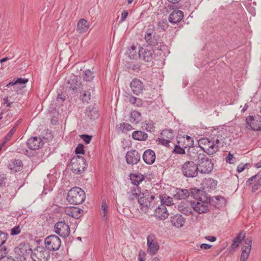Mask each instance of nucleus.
<instances>
[{
  "label": "nucleus",
  "instance_id": "f257e3e1",
  "mask_svg": "<svg viewBox=\"0 0 261 261\" xmlns=\"http://www.w3.org/2000/svg\"><path fill=\"white\" fill-rule=\"evenodd\" d=\"M191 197L196 200L191 202V206L198 214L207 213L208 211V203L210 198L203 191L193 188L191 190Z\"/></svg>",
  "mask_w": 261,
  "mask_h": 261
},
{
  "label": "nucleus",
  "instance_id": "f03ea898",
  "mask_svg": "<svg viewBox=\"0 0 261 261\" xmlns=\"http://www.w3.org/2000/svg\"><path fill=\"white\" fill-rule=\"evenodd\" d=\"M144 38L146 46L150 47H154L159 50H165L167 46L165 45L162 37L157 34L153 25H149L148 28L145 32Z\"/></svg>",
  "mask_w": 261,
  "mask_h": 261
},
{
  "label": "nucleus",
  "instance_id": "7ed1b4c3",
  "mask_svg": "<svg viewBox=\"0 0 261 261\" xmlns=\"http://www.w3.org/2000/svg\"><path fill=\"white\" fill-rule=\"evenodd\" d=\"M199 146L207 154H213L216 153L221 145L220 140L218 137L210 139L207 138L200 139L198 141Z\"/></svg>",
  "mask_w": 261,
  "mask_h": 261
},
{
  "label": "nucleus",
  "instance_id": "20e7f679",
  "mask_svg": "<svg viewBox=\"0 0 261 261\" xmlns=\"http://www.w3.org/2000/svg\"><path fill=\"white\" fill-rule=\"evenodd\" d=\"M85 197L84 191L80 187H75L68 191L67 200L70 204L77 205L82 203Z\"/></svg>",
  "mask_w": 261,
  "mask_h": 261
},
{
  "label": "nucleus",
  "instance_id": "39448f33",
  "mask_svg": "<svg viewBox=\"0 0 261 261\" xmlns=\"http://www.w3.org/2000/svg\"><path fill=\"white\" fill-rule=\"evenodd\" d=\"M154 199V196L150 195L148 191L140 194L138 201L141 206V209L145 213H146L148 209L154 208L155 205Z\"/></svg>",
  "mask_w": 261,
  "mask_h": 261
},
{
  "label": "nucleus",
  "instance_id": "423d86ee",
  "mask_svg": "<svg viewBox=\"0 0 261 261\" xmlns=\"http://www.w3.org/2000/svg\"><path fill=\"white\" fill-rule=\"evenodd\" d=\"M184 176L187 178H194L198 175V167L197 163L192 161H187L184 163L180 168Z\"/></svg>",
  "mask_w": 261,
  "mask_h": 261
},
{
  "label": "nucleus",
  "instance_id": "0eeeda50",
  "mask_svg": "<svg viewBox=\"0 0 261 261\" xmlns=\"http://www.w3.org/2000/svg\"><path fill=\"white\" fill-rule=\"evenodd\" d=\"M197 164L198 167V172L201 174H208L212 172L214 168V164L212 160L205 154H199Z\"/></svg>",
  "mask_w": 261,
  "mask_h": 261
},
{
  "label": "nucleus",
  "instance_id": "6e6552de",
  "mask_svg": "<svg viewBox=\"0 0 261 261\" xmlns=\"http://www.w3.org/2000/svg\"><path fill=\"white\" fill-rule=\"evenodd\" d=\"M70 167L74 173L81 174L87 168L86 160L83 156H75L71 160Z\"/></svg>",
  "mask_w": 261,
  "mask_h": 261
},
{
  "label": "nucleus",
  "instance_id": "1a4fd4ad",
  "mask_svg": "<svg viewBox=\"0 0 261 261\" xmlns=\"http://www.w3.org/2000/svg\"><path fill=\"white\" fill-rule=\"evenodd\" d=\"M139 57L140 60L148 63H152L156 57L154 49L148 46H143L140 48Z\"/></svg>",
  "mask_w": 261,
  "mask_h": 261
},
{
  "label": "nucleus",
  "instance_id": "9d476101",
  "mask_svg": "<svg viewBox=\"0 0 261 261\" xmlns=\"http://www.w3.org/2000/svg\"><path fill=\"white\" fill-rule=\"evenodd\" d=\"M31 257L34 261H49V251L43 247H38L32 251Z\"/></svg>",
  "mask_w": 261,
  "mask_h": 261
},
{
  "label": "nucleus",
  "instance_id": "9b49d317",
  "mask_svg": "<svg viewBox=\"0 0 261 261\" xmlns=\"http://www.w3.org/2000/svg\"><path fill=\"white\" fill-rule=\"evenodd\" d=\"M61 244L60 239L55 234L48 236L44 241L45 249L48 251H55L59 250Z\"/></svg>",
  "mask_w": 261,
  "mask_h": 261
},
{
  "label": "nucleus",
  "instance_id": "f8f14e48",
  "mask_svg": "<svg viewBox=\"0 0 261 261\" xmlns=\"http://www.w3.org/2000/svg\"><path fill=\"white\" fill-rule=\"evenodd\" d=\"M84 87L85 85L79 81L77 77L75 75L70 76L68 80L67 87L71 91L72 94L81 93L84 90Z\"/></svg>",
  "mask_w": 261,
  "mask_h": 261
},
{
  "label": "nucleus",
  "instance_id": "ddd939ff",
  "mask_svg": "<svg viewBox=\"0 0 261 261\" xmlns=\"http://www.w3.org/2000/svg\"><path fill=\"white\" fill-rule=\"evenodd\" d=\"M54 230L56 234L63 238L68 237L70 233L69 226L64 221L57 222L54 226Z\"/></svg>",
  "mask_w": 261,
  "mask_h": 261
},
{
  "label": "nucleus",
  "instance_id": "4468645a",
  "mask_svg": "<svg viewBox=\"0 0 261 261\" xmlns=\"http://www.w3.org/2000/svg\"><path fill=\"white\" fill-rule=\"evenodd\" d=\"M147 251L150 255H154L159 249V245L156 242L154 234H149L147 238Z\"/></svg>",
  "mask_w": 261,
  "mask_h": 261
},
{
  "label": "nucleus",
  "instance_id": "2eb2a0df",
  "mask_svg": "<svg viewBox=\"0 0 261 261\" xmlns=\"http://www.w3.org/2000/svg\"><path fill=\"white\" fill-rule=\"evenodd\" d=\"M28 82L27 79L18 78L15 81L9 83L7 87L10 89V90L16 92L18 94L19 92L25 87V84Z\"/></svg>",
  "mask_w": 261,
  "mask_h": 261
},
{
  "label": "nucleus",
  "instance_id": "dca6fc26",
  "mask_svg": "<svg viewBox=\"0 0 261 261\" xmlns=\"http://www.w3.org/2000/svg\"><path fill=\"white\" fill-rule=\"evenodd\" d=\"M247 128L254 131L261 130V117L254 118L252 116H249L246 118Z\"/></svg>",
  "mask_w": 261,
  "mask_h": 261
},
{
  "label": "nucleus",
  "instance_id": "f3484780",
  "mask_svg": "<svg viewBox=\"0 0 261 261\" xmlns=\"http://www.w3.org/2000/svg\"><path fill=\"white\" fill-rule=\"evenodd\" d=\"M140 158L138 151L135 149L127 151L125 155L127 163L132 165L137 164L140 161Z\"/></svg>",
  "mask_w": 261,
  "mask_h": 261
},
{
  "label": "nucleus",
  "instance_id": "a211bd4d",
  "mask_svg": "<svg viewBox=\"0 0 261 261\" xmlns=\"http://www.w3.org/2000/svg\"><path fill=\"white\" fill-rule=\"evenodd\" d=\"M44 145V142L41 138L34 137L29 138L27 142V145L31 150H37L41 148Z\"/></svg>",
  "mask_w": 261,
  "mask_h": 261
},
{
  "label": "nucleus",
  "instance_id": "6ab92c4d",
  "mask_svg": "<svg viewBox=\"0 0 261 261\" xmlns=\"http://www.w3.org/2000/svg\"><path fill=\"white\" fill-rule=\"evenodd\" d=\"M32 251L28 243L20 244L15 250L16 252L20 256V258L23 257V258H25L26 255H31Z\"/></svg>",
  "mask_w": 261,
  "mask_h": 261
},
{
  "label": "nucleus",
  "instance_id": "aec40b11",
  "mask_svg": "<svg viewBox=\"0 0 261 261\" xmlns=\"http://www.w3.org/2000/svg\"><path fill=\"white\" fill-rule=\"evenodd\" d=\"M130 87L134 94L139 95L142 92L144 85L140 80L135 79L130 83Z\"/></svg>",
  "mask_w": 261,
  "mask_h": 261
},
{
  "label": "nucleus",
  "instance_id": "412c9836",
  "mask_svg": "<svg viewBox=\"0 0 261 261\" xmlns=\"http://www.w3.org/2000/svg\"><path fill=\"white\" fill-rule=\"evenodd\" d=\"M184 17L183 12L179 10L172 11L169 16V21L172 23H177L180 22Z\"/></svg>",
  "mask_w": 261,
  "mask_h": 261
},
{
  "label": "nucleus",
  "instance_id": "4be33fe9",
  "mask_svg": "<svg viewBox=\"0 0 261 261\" xmlns=\"http://www.w3.org/2000/svg\"><path fill=\"white\" fill-rule=\"evenodd\" d=\"M65 213L69 216L79 219L83 215V210L77 207H70L65 210Z\"/></svg>",
  "mask_w": 261,
  "mask_h": 261
},
{
  "label": "nucleus",
  "instance_id": "5701e85b",
  "mask_svg": "<svg viewBox=\"0 0 261 261\" xmlns=\"http://www.w3.org/2000/svg\"><path fill=\"white\" fill-rule=\"evenodd\" d=\"M143 159L145 163L148 165L152 164L155 160L154 152L151 149L145 150L143 154Z\"/></svg>",
  "mask_w": 261,
  "mask_h": 261
},
{
  "label": "nucleus",
  "instance_id": "b1692460",
  "mask_svg": "<svg viewBox=\"0 0 261 261\" xmlns=\"http://www.w3.org/2000/svg\"><path fill=\"white\" fill-rule=\"evenodd\" d=\"M154 215L161 220H165L169 216L167 208L164 205H161L155 209Z\"/></svg>",
  "mask_w": 261,
  "mask_h": 261
},
{
  "label": "nucleus",
  "instance_id": "393cba45",
  "mask_svg": "<svg viewBox=\"0 0 261 261\" xmlns=\"http://www.w3.org/2000/svg\"><path fill=\"white\" fill-rule=\"evenodd\" d=\"M23 167L22 162L20 160L14 159L12 160L8 168L12 172H17L22 170Z\"/></svg>",
  "mask_w": 261,
  "mask_h": 261
},
{
  "label": "nucleus",
  "instance_id": "a878e982",
  "mask_svg": "<svg viewBox=\"0 0 261 261\" xmlns=\"http://www.w3.org/2000/svg\"><path fill=\"white\" fill-rule=\"evenodd\" d=\"M185 222V219L180 215H175L171 218V223L172 224L177 227H182Z\"/></svg>",
  "mask_w": 261,
  "mask_h": 261
},
{
  "label": "nucleus",
  "instance_id": "bb28decb",
  "mask_svg": "<svg viewBox=\"0 0 261 261\" xmlns=\"http://www.w3.org/2000/svg\"><path fill=\"white\" fill-rule=\"evenodd\" d=\"M191 202H182L178 206L179 211L182 214L188 216L192 214V210L191 206Z\"/></svg>",
  "mask_w": 261,
  "mask_h": 261
},
{
  "label": "nucleus",
  "instance_id": "cd10ccee",
  "mask_svg": "<svg viewBox=\"0 0 261 261\" xmlns=\"http://www.w3.org/2000/svg\"><path fill=\"white\" fill-rule=\"evenodd\" d=\"M89 28V25L88 21L84 18L80 19L76 27V31L79 33H84L86 32Z\"/></svg>",
  "mask_w": 261,
  "mask_h": 261
},
{
  "label": "nucleus",
  "instance_id": "c85d7f7f",
  "mask_svg": "<svg viewBox=\"0 0 261 261\" xmlns=\"http://www.w3.org/2000/svg\"><path fill=\"white\" fill-rule=\"evenodd\" d=\"M86 115L90 120H95L98 117V110L91 105L88 107L85 112Z\"/></svg>",
  "mask_w": 261,
  "mask_h": 261
},
{
  "label": "nucleus",
  "instance_id": "c756f323",
  "mask_svg": "<svg viewBox=\"0 0 261 261\" xmlns=\"http://www.w3.org/2000/svg\"><path fill=\"white\" fill-rule=\"evenodd\" d=\"M84 89L83 91L84 92V94L82 95V100L84 102L88 103L91 100V92L90 90L92 88L91 86H88L87 84L85 85Z\"/></svg>",
  "mask_w": 261,
  "mask_h": 261
},
{
  "label": "nucleus",
  "instance_id": "7c9ffc66",
  "mask_svg": "<svg viewBox=\"0 0 261 261\" xmlns=\"http://www.w3.org/2000/svg\"><path fill=\"white\" fill-rule=\"evenodd\" d=\"M20 123V120H18L15 125L13 127V128L9 131V132L7 134V135L4 138V140L2 142V146H5V145L10 141L13 135L16 132L17 126L18 124Z\"/></svg>",
  "mask_w": 261,
  "mask_h": 261
},
{
  "label": "nucleus",
  "instance_id": "2f4dec72",
  "mask_svg": "<svg viewBox=\"0 0 261 261\" xmlns=\"http://www.w3.org/2000/svg\"><path fill=\"white\" fill-rule=\"evenodd\" d=\"M245 238V234H243V232L240 231L233 239L231 248L232 250H234L239 246L242 240Z\"/></svg>",
  "mask_w": 261,
  "mask_h": 261
},
{
  "label": "nucleus",
  "instance_id": "473e14b6",
  "mask_svg": "<svg viewBox=\"0 0 261 261\" xmlns=\"http://www.w3.org/2000/svg\"><path fill=\"white\" fill-rule=\"evenodd\" d=\"M132 137L136 140L146 141L148 138V135L144 132L136 130L132 133Z\"/></svg>",
  "mask_w": 261,
  "mask_h": 261
},
{
  "label": "nucleus",
  "instance_id": "72a5a7b5",
  "mask_svg": "<svg viewBox=\"0 0 261 261\" xmlns=\"http://www.w3.org/2000/svg\"><path fill=\"white\" fill-rule=\"evenodd\" d=\"M129 176L132 183L136 186H138L144 179V176L141 174H130Z\"/></svg>",
  "mask_w": 261,
  "mask_h": 261
},
{
  "label": "nucleus",
  "instance_id": "f704fd0d",
  "mask_svg": "<svg viewBox=\"0 0 261 261\" xmlns=\"http://www.w3.org/2000/svg\"><path fill=\"white\" fill-rule=\"evenodd\" d=\"M129 120L131 122L137 124L141 120V114L137 111H133L129 116Z\"/></svg>",
  "mask_w": 261,
  "mask_h": 261
},
{
  "label": "nucleus",
  "instance_id": "c9c22d12",
  "mask_svg": "<svg viewBox=\"0 0 261 261\" xmlns=\"http://www.w3.org/2000/svg\"><path fill=\"white\" fill-rule=\"evenodd\" d=\"M190 189V191L187 189H179L176 193V196L179 199H186L188 198L189 196L191 197V190Z\"/></svg>",
  "mask_w": 261,
  "mask_h": 261
},
{
  "label": "nucleus",
  "instance_id": "e433bc0d",
  "mask_svg": "<svg viewBox=\"0 0 261 261\" xmlns=\"http://www.w3.org/2000/svg\"><path fill=\"white\" fill-rule=\"evenodd\" d=\"M161 205L170 206L173 204V198L166 195L160 196Z\"/></svg>",
  "mask_w": 261,
  "mask_h": 261
},
{
  "label": "nucleus",
  "instance_id": "4c0bfd02",
  "mask_svg": "<svg viewBox=\"0 0 261 261\" xmlns=\"http://www.w3.org/2000/svg\"><path fill=\"white\" fill-rule=\"evenodd\" d=\"M252 238L251 237L247 238L245 239L242 250L246 251L247 252L250 253L252 245Z\"/></svg>",
  "mask_w": 261,
  "mask_h": 261
},
{
  "label": "nucleus",
  "instance_id": "58836bf2",
  "mask_svg": "<svg viewBox=\"0 0 261 261\" xmlns=\"http://www.w3.org/2000/svg\"><path fill=\"white\" fill-rule=\"evenodd\" d=\"M101 215L102 219L105 221H107L108 219V205L105 200L102 201L101 203Z\"/></svg>",
  "mask_w": 261,
  "mask_h": 261
},
{
  "label": "nucleus",
  "instance_id": "ea45409f",
  "mask_svg": "<svg viewBox=\"0 0 261 261\" xmlns=\"http://www.w3.org/2000/svg\"><path fill=\"white\" fill-rule=\"evenodd\" d=\"M94 73L89 69H86L83 72V78L86 82H91L94 78Z\"/></svg>",
  "mask_w": 261,
  "mask_h": 261
},
{
  "label": "nucleus",
  "instance_id": "a19ab883",
  "mask_svg": "<svg viewBox=\"0 0 261 261\" xmlns=\"http://www.w3.org/2000/svg\"><path fill=\"white\" fill-rule=\"evenodd\" d=\"M161 135L162 137H163L170 141L172 140L174 136L173 132L171 129H166L163 130Z\"/></svg>",
  "mask_w": 261,
  "mask_h": 261
},
{
  "label": "nucleus",
  "instance_id": "79ce46f5",
  "mask_svg": "<svg viewBox=\"0 0 261 261\" xmlns=\"http://www.w3.org/2000/svg\"><path fill=\"white\" fill-rule=\"evenodd\" d=\"M144 126L145 127V129L147 132H154L155 131V124L150 120L145 122Z\"/></svg>",
  "mask_w": 261,
  "mask_h": 261
},
{
  "label": "nucleus",
  "instance_id": "37998d69",
  "mask_svg": "<svg viewBox=\"0 0 261 261\" xmlns=\"http://www.w3.org/2000/svg\"><path fill=\"white\" fill-rule=\"evenodd\" d=\"M119 128H120L123 132H125L132 130L133 127L130 124L124 122L120 124Z\"/></svg>",
  "mask_w": 261,
  "mask_h": 261
},
{
  "label": "nucleus",
  "instance_id": "c03bdc74",
  "mask_svg": "<svg viewBox=\"0 0 261 261\" xmlns=\"http://www.w3.org/2000/svg\"><path fill=\"white\" fill-rule=\"evenodd\" d=\"M131 193L132 195L134 196L136 198H138V199L140 196V194L142 193L141 192V189L138 186L134 187L132 189Z\"/></svg>",
  "mask_w": 261,
  "mask_h": 261
},
{
  "label": "nucleus",
  "instance_id": "a18cd8bd",
  "mask_svg": "<svg viewBox=\"0 0 261 261\" xmlns=\"http://www.w3.org/2000/svg\"><path fill=\"white\" fill-rule=\"evenodd\" d=\"M206 184L211 189H214L217 186V181L213 178H210L206 180Z\"/></svg>",
  "mask_w": 261,
  "mask_h": 261
},
{
  "label": "nucleus",
  "instance_id": "49530a36",
  "mask_svg": "<svg viewBox=\"0 0 261 261\" xmlns=\"http://www.w3.org/2000/svg\"><path fill=\"white\" fill-rule=\"evenodd\" d=\"M7 233L0 231V246L3 245L7 239Z\"/></svg>",
  "mask_w": 261,
  "mask_h": 261
},
{
  "label": "nucleus",
  "instance_id": "de8ad7c7",
  "mask_svg": "<svg viewBox=\"0 0 261 261\" xmlns=\"http://www.w3.org/2000/svg\"><path fill=\"white\" fill-rule=\"evenodd\" d=\"M173 152L176 154H183L185 153V150L183 148L178 145H175L173 150Z\"/></svg>",
  "mask_w": 261,
  "mask_h": 261
},
{
  "label": "nucleus",
  "instance_id": "09e8293b",
  "mask_svg": "<svg viewBox=\"0 0 261 261\" xmlns=\"http://www.w3.org/2000/svg\"><path fill=\"white\" fill-rule=\"evenodd\" d=\"M75 152L76 154H84L85 150L84 149V145H83L82 144H79L75 148Z\"/></svg>",
  "mask_w": 261,
  "mask_h": 261
},
{
  "label": "nucleus",
  "instance_id": "8fccbe9b",
  "mask_svg": "<svg viewBox=\"0 0 261 261\" xmlns=\"http://www.w3.org/2000/svg\"><path fill=\"white\" fill-rule=\"evenodd\" d=\"M158 27L162 30L165 31L168 28L167 24L163 20L159 21L158 23Z\"/></svg>",
  "mask_w": 261,
  "mask_h": 261
},
{
  "label": "nucleus",
  "instance_id": "3c124183",
  "mask_svg": "<svg viewBox=\"0 0 261 261\" xmlns=\"http://www.w3.org/2000/svg\"><path fill=\"white\" fill-rule=\"evenodd\" d=\"M259 176H260V173H259V172H258L257 174H256L255 175L251 176L250 178H249L247 180V181H246V185L247 186H250V185H252L253 181L255 179L259 177Z\"/></svg>",
  "mask_w": 261,
  "mask_h": 261
},
{
  "label": "nucleus",
  "instance_id": "603ef678",
  "mask_svg": "<svg viewBox=\"0 0 261 261\" xmlns=\"http://www.w3.org/2000/svg\"><path fill=\"white\" fill-rule=\"evenodd\" d=\"M20 228L19 225L14 227L11 229L10 234L12 236H15L19 234L20 232Z\"/></svg>",
  "mask_w": 261,
  "mask_h": 261
},
{
  "label": "nucleus",
  "instance_id": "864d4df0",
  "mask_svg": "<svg viewBox=\"0 0 261 261\" xmlns=\"http://www.w3.org/2000/svg\"><path fill=\"white\" fill-rule=\"evenodd\" d=\"M261 186V177L257 180V182L252 186L251 191L255 192Z\"/></svg>",
  "mask_w": 261,
  "mask_h": 261
},
{
  "label": "nucleus",
  "instance_id": "5fc2aeb1",
  "mask_svg": "<svg viewBox=\"0 0 261 261\" xmlns=\"http://www.w3.org/2000/svg\"><path fill=\"white\" fill-rule=\"evenodd\" d=\"M250 253L247 252L246 251L242 250V253L240 257V261H246L248 258Z\"/></svg>",
  "mask_w": 261,
  "mask_h": 261
},
{
  "label": "nucleus",
  "instance_id": "6e6d98bb",
  "mask_svg": "<svg viewBox=\"0 0 261 261\" xmlns=\"http://www.w3.org/2000/svg\"><path fill=\"white\" fill-rule=\"evenodd\" d=\"M14 102V101L13 100L12 96H10L9 99L8 97L4 98V103L6 105L7 107H10L11 105Z\"/></svg>",
  "mask_w": 261,
  "mask_h": 261
},
{
  "label": "nucleus",
  "instance_id": "4d7b16f0",
  "mask_svg": "<svg viewBox=\"0 0 261 261\" xmlns=\"http://www.w3.org/2000/svg\"><path fill=\"white\" fill-rule=\"evenodd\" d=\"M81 138L86 143L89 144L92 139V136L88 135H82Z\"/></svg>",
  "mask_w": 261,
  "mask_h": 261
},
{
  "label": "nucleus",
  "instance_id": "13d9d810",
  "mask_svg": "<svg viewBox=\"0 0 261 261\" xmlns=\"http://www.w3.org/2000/svg\"><path fill=\"white\" fill-rule=\"evenodd\" d=\"M159 142L160 144H161L164 146H167L168 145H169V143H170V140L162 137L161 138H159Z\"/></svg>",
  "mask_w": 261,
  "mask_h": 261
},
{
  "label": "nucleus",
  "instance_id": "bf43d9fd",
  "mask_svg": "<svg viewBox=\"0 0 261 261\" xmlns=\"http://www.w3.org/2000/svg\"><path fill=\"white\" fill-rule=\"evenodd\" d=\"M226 161L229 164L233 163V155L230 152H229L226 157Z\"/></svg>",
  "mask_w": 261,
  "mask_h": 261
},
{
  "label": "nucleus",
  "instance_id": "052dcab7",
  "mask_svg": "<svg viewBox=\"0 0 261 261\" xmlns=\"http://www.w3.org/2000/svg\"><path fill=\"white\" fill-rule=\"evenodd\" d=\"M128 13L127 10H124L121 13L120 22L124 21L128 16Z\"/></svg>",
  "mask_w": 261,
  "mask_h": 261
},
{
  "label": "nucleus",
  "instance_id": "680f3d73",
  "mask_svg": "<svg viewBox=\"0 0 261 261\" xmlns=\"http://www.w3.org/2000/svg\"><path fill=\"white\" fill-rule=\"evenodd\" d=\"M0 261H15V259L11 256H7L5 255L2 258Z\"/></svg>",
  "mask_w": 261,
  "mask_h": 261
},
{
  "label": "nucleus",
  "instance_id": "e2e57ef3",
  "mask_svg": "<svg viewBox=\"0 0 261 261\" xmlns=\"http://www.w3.org/2000/svg\"><path fill=\"white\" fill-rule=\"evenodd\" d=\"M16 151L19 153L27 154L28 152V150L24 148H22V147H18L16 149Z\"/></svg>",
  "mask_w": 261,
  "mask_h": 261
},
{
  "label": "nucleus",
  "instance_id": "0e129e2a",
  "mask_svg": "<svg viewBox=\"0 0 261 261\" xmlns=\"http://www.w3.org/2000/svg\"><path fill=\"white\" fill-rule=\"evenodd\" d=\"M6 178L5 174L0 175V187H3L5 184Z\"/></svg>",
  "mask_w": 261,
  "mask_h": 261
},
{
  "label": "nucleus",
  "instance_id": "69168bd1",
  "mask_svg": "<svg viewBox=\"0 0 261 261\" xmlns=\"http://www.w3.org/2000/svg\"><path fill=\"white\" fill-rule=\"evenodd\" d=\"M248 165V164H246L244 165H239L237 167V171L241 173L247 167Z\"/></svg>",
  "mask_w": 261,
  "mask_h": 261
},
{
  "label": "nucleus",
  "instance_id": "338daca9",
  "mask_svg": "<svg viewBox=\"0 0 261 261\" xmlns=\"http://www.w3.org/2000/svg\"><path fill=\"white\" fill-rule=\"evenodd\" d=\"M212 247V245L207 244H202L200 245V248L202 249H208Z\"/></svg>",
  "mask_w": 261,
  "mask_h": 261
},
{
  "label": "nucleus",
  "instance_id": "774afa93",
  "mask_svg": "<svg viewBox=\"0 0 261 261\" xmlns=\"http://www.w3.org/2000/svg\"><path fill=\"white\" fill-rule=\"evenodd\" d=\"M205 239L211 242H214L216 240V237L214 236H206L205 237Z\"/></svg>",
  "mask_w": 261,
  "mask_h": 261
}]
</instances>
